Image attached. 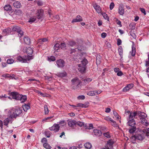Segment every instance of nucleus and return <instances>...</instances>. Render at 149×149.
<instances>
[{"label": "nucleus", "instance_id": "f257e3e1", "mask_svg": "<svg viewBox=\"0 0 149 149\" xmlns=\"http://www.w3.org/2000/svg\"><path fill=\"white\" fill-rule=\"evenodd\" d=\"M82 48L81 46L79 47L78 46L77 48L74 49H71L70 50V54H73V55H74L75 54H77L78 55H76V56L77 57V59H80L81 56L83 55L81 53V51Z\"/></svg>", "mask_w": 149, "mask_h": 149}, {"label": "nucleus", "instance_id": "f03ea898", "mask_svg": "<svg viewBox=\"0 0 149 149\" xmlns=\"http://www.w3.org/2000/svg\"><path fill=\"white\" fill-rule=\"evenodd\" d=\"M138 115L140 117L141 124L146 126H148L149 122L146 119L147 117V115L144 112L139 113L138 112Z\"/></svg>", "mask_w": 149, "mask_h": 149}, {"label": "nucleus", "instance_id": "7ed1b4c3", "mask_svg": "<svg viewBox=\"0 0 149 149\" xmlns=\"http://www.w3.org/2000/svg\"><path fill=\"white\" fill-rule=\"evenodd\" d=\"M81 62V63L78 65L79 67L78 69L79 72L83 73L86 70L85 66L88 63V61L86 58H84Z\"/></svg>", "mask_w": 149, "mask_h": 149}, {"label": "nucleus", "instance_id": "20e7f679", "mask_svg": "<svg viewBox=\"0 0 149 149\" xmlns=\"http://www.w3.org/2000/svg\"><path fill=\"white\" fill-rule=\"evenodd\" d=\"M16 58L17 60L19 62L22 63H26L27 62V61H29L33 59V56H25L24 58V57H23L19 56L17 57Z\"/></svg>", "mask_w": 149, "mask_h": 149}, {"label": "nucleus", "instance_id": "39448f33", "mask_svg": "<svg viewBox=\"0 0 149 149\" xmlns=\"http://www.w3.org/2000/svg\"><path fill=\"white\" fill-rule=\"evenodd\" d=\"M144 133L143 132V131L142 134H139L136 135L132 136L131 138V141L133 143H134V140H137L139 141L142 140L144 138Z\"/></svg>", "mask_w": 149, "mask_h": 149}, {"label": "nucleus", "instance_id": "423d86ee", "mask_svg": "<svg viewBox=\"0 0 149 149\" xmlns=\"http://www.w3.org/2000/svg\"><path fill=\"white\" fill-rule=\"evenodd\" d=\"M125 114L128 115V118L127 119H134L135 116L138 115V112L137 111L130 112V111H127L125 112Z\"/></svg>", "mask_w": 149, "mask_h": 149}, {"label": "nucleus", "instance_id": "0eeeda50", "mask_svg": "<svg viewBox=\"0 0 149 149\" xmlns=\"http://www.w3.org/2000/svg\"><path fill=\"white\" fill-rule=\"evenodd\" d=\"M12 29L13 31H16L18 33V35L20 38H21L24 35L23 31L21 30L19 26H14L13 27Z\"/></svg>", "mask_w": 149, "mask_h": 149}, {"label": "nucleus", "instance_id": "6e6552de", "mask_svg": "<svg viewBox=\"0 0 149 149\" xmlns=\"http://www.w3.org/2000/svg\"><path fill=\"white\" fill-rule=\"evenodd\" d=\"M22 112V108L17 107L15 108V111L11 115L13 118H16L17 116L21 114Z\"/></svg>", "mask_w": 149, "mask_h": 149}, {"label": "nucleus", "instance_id": "1a4fd4ad", "mask_svg": "<svg viewBox=\"0 0 149 149\" xmlns=\"http://www.w3.org/2000/svg\"><path fill=\"white\" fill-rule=\"evenodd\" d=\"M60 128V126L58 124H54L51 127L49 128V130L51 131H53L55 132H58Z\"/></svg>", "mask_w": 149, "mask_h": 149}, {"label": "nucleus", "instance_id": "9d476101", "mask_svg": "<svg viewBox=\"0 0 149 149\" xmlns=\"http://www.w3.org/2000/svg\"><path fill=\"white\" fill-rule=\"evenodd\" d=\"M76 121L74 120H68V126L71 127L73 128L76 126Z\"/></svg>", "mask_w": 149, "mask_h": 149}, {"label": "nucleus", "instance_id": "9b49d317", "mask_svg": "<svg viewBox=\"0 0 149 149\" xmlns=\"http://www.w3.org/2000/svg\"><path fill=\"white\" fill-rule=\"evenodd\" d=\"M10 95V96H12V98L17 100H19V98L20 97V95L17 92H11Z\"/></svg>", "mask_w": 149, "mask_h": 149}, {"label": "nucleus", "instance_id": "f8f14e48", "mask_svg": "<svg viewBox=\"0 0 149 149\" xmlns=\"http://www.w3.org/2000/svg\"><path fill=\"white\" fill-rule=\"evenodd\" d=\"M93 6L97 13L100 14L101 13V8L100 6L98 5L97 3H95L93 4Z\"/></svg>", "mask_w": 149, "mask_h": 149}, {"label": "nucleus", "instance_id": "ddd939ff", "mask_svg": "<svg viewBox=\"0 0 149 149\" xmlns=\"http://www.w3.org/2000/svg\"><path fill=\"white\" fill-rule=\"evenodd\" d=\"M13 118V117L11 115L8 118H6L3 121L4 125L6 126H7L10 122L11 123Z\"/></svg>", "mask_w": 149, "mask_h": 149}, {"label": "nucleus", "instance_id": "4468645a", "mask_svg": "<svg viewBox=\"0 0 149 149\" xmlns=\"http://www.w3.org/2000/svg\"><path fill=\"white\" fill-rule=\"evenodd\" d=\"M72 83L74 86H77L80 83V81L77 78H75L72 80Z\"/></svg>", "mask_w": 149, "mask_h": 149}, {"label": "nucleus", "instance_id": "2eb2a0df", "mask_svg": "<svg viewBox=\"0 0 149 149\" xmlns=\"http://www.w3.org/2000/svg\"><path fill=\"white\" fill-rule=\"evenodd\" d=\"M56 64L58 67H63L64 65V61L61 59L57 60Z\"/></svg>", "mask_w": 149, "mask_h": 149}, {"label": "nucleus", "instance_id": "dca6fc26", "mask_svg": "<svg viewBox=\"0 0 149 149\" xmlns=\"http://www.w3.org/2000/svg\"><path fill=\"white\" fill-rule=\"evenodd\" d=\"M118 13L120 15H123L124 13V10L123 6L122 5H120L118 9Z\"/></svg>", "mask_w": 149, "mask_h": 149}, {"label": "nucleus", "instance_id": "f3484780", "mask_svg": "<svg viewBox=\"0 0 149 149\" xmlns=\"http://www.w3.org/2000/svg\"><path fill=\"white\" fill-rule=\"evenodd\" d=\"M43 15V10L39 9L37 10V18L38 19H41Z\"/></svg>", "mask_w": 149, "mask_h": 149}, {"label": "nucleus", "instance_id": "a211bd4d", "mask_svg": "<svg viewBox=\"0 0 149 149\" xmlns=\"http://www.w3.org/2000/svg\"><path fill=\"white\" fill-rule=\"evenodd\" d=\"M134 84H128L123 88V91L124 92L128 91L132 88Z\"/></svg>", "mask_w": 149, "mask_h": 149}, {"label": "nucleus", "instance_id": "6ab92c4d", "mask_svg": "<svg viewBox=\"0 0 149 149\" xmlns=\"http://www.w3.org/2000/svg\"><path fill=\"white\" fill-rule=\"evenodd\" d=\"M128 122L127 123V124L128 125L130 126H134L136 125V123L135 120L133 119H127Z\"/></svg>", "mask_w": 149, "mask_h": 149}, {"label": "nucleus", "instance_id": "aec40b11", "mask_svg": "<svg viewBox=\"0 0 149 149\" xmlns=\"http://www.w3.org/2000/svg\"><path fill=\"white\" fill-rule=\"evenodd\" d=\"M82 21L81 17L80 15H77L75 19H73L72 22V23L80 22Z\"/></svg>", "mask_w": 149, "mask_h": 149}, {"label": "nucleus", "instance_id": "412c9836", "mask_svg": "<svg viewBox=\"0 0 149 149\" xmlns=\"http://www.w3.org/2000/svg\"><path fill=\"white\" fill-rule=\"evenodd\" d=\"M20 97L19 100H20L22 103L24 102L27 100V96L25 95H20Z\"/></svg>", "mask_w": 149, "mask_h": 149}, {"label": "nucleus", "instance_id": "4be33fe9", "mask_svg": "<svg viewBox=\"0 0 149 149\" xmlns=\"http://www.w3.org/2000/svg\"><path fill=\"white\" fill-rule=\"evenodd\" d=\"M93 133L94 135L97 136H100L102 134L101 131L98 130H94Z\"/></svg>", "mask_w": 149, "mask_h": 149}, {"label": "nucleus", "instance_id": "5701e85b", "mask_svg": "<svg viewBox=\"0 0 149 149\" xmlns=\"http://www.w3.org/2000/svg\"><path fill=\"white\" fill-rule=\"evenodd\" d=\"M113 144V141L111 140L108 141L106 145L107 147H108L109 149H111L112 148V145Z\"/></svg>", "mask_w": 149, "mask_h": 149}, {"label": "nucleus", "instance_id": "b1692460", "mask_svg": "<svg viewBox=\"0 0 149 149\" xmlns=\"http://www.w3.org/2000/svg\"><path fill=\"white\" fill-rule=\"evenodd\" d=\"M11 30L10 29H4L3 31V34L4 36L8 34H9L11 33Z\"/></svg>", "mask_w": 149, "mask_h": 149}, {"label": "nucleus", "instance_id": "393cba45", "mask_svg": "<svg viewBox=\"0 0 149 149\" xmlns=\"http://www.w3.org/2000/svg\"><path fill=\"white\" fill-rule=\"evenodd\" d=\"M14 7L16 8H19L21 6L20 2L18 1L15 2L13 4Z\"/></svg>", "mask_w": 149, "mask_h": 149}, {"label": "nucleus", "instance_id": "a878e982", "mask_svg": "<svg viewBox=\"0 0 149 149\" xmlns=\"http://www.w3.org/2000/svg\"><path fill=\"white\" fill-rule=\"evenodd\" d=\"M56 75L58 77L63 78L66 76V73L65 72H59Z\"/></svg>", "mask_w": 149, "mask_h": 149}, {"label": "nucleus", "instance_id": "bb28decb", "mask_svg": "<svg viewBox=\"0 0 149 149\" xmlns=\"http://www.w3.org/2000/svg\"><path fill=\"white\" fill-rule=\"evenodd\" d=\"M24 40V42L26 44L29 45L30 43V39L28 37H25Z\"/></svg>", "mask_w": 149, "mask_h": 149}, {"label": "nucleus", "instance_id": "cd10ccee", "mask_svg": "<svg viewBox=\"0 0 149 149\" xmlns=\"http://www.w3.org/2000/svg\"><path fill=\"white\" fill-rule=\"evenodd\" d=\"M136 127L135 126H131L129 129V132L130 133H134L136 130Z\"/></svg>", "mask_w": 149, "mask_h": 149}, {"label": "nucleus", "instance_id": "c85d7f7f", "mask_svg": "<svg viewBox=\"0 0 149 149\" xmlns=\"http://www.w3.org/2000/svg\"><path fill=\"white\" fill-rule=\"evenodd\" d=\"M4 9L6 11H12V8L11 6L9 5H7L4 7Z\"/></svg>", "mask_w": 149, "mask_h": 149}, {"label": "nucleus", "instance_id": "c756f323", "mask_svg": "<svg viewBox=\"0 0 149 149\" xmlns=\"http://www.w3.org/2000/svg\"><path fill=\"white\" fill-rule=\"evenodd\" d=\"M26 52L29 55H31L33 53V51L31 48L29 47L26 49Z\"/></svg>", "mask_w": 149, "mask_h": 149}, {"label": "nucleus", "instance_id": "7c9ffc66", "mask_svg": "<svg viewBox=\"0 0 149 149\" xmlns=\"http://www.w3.org/2000/svg\"><path fill=\"white\" fill-rule=\"evenodd\" d=\"M149 125V123L148 125ZM143 132L144 133V134H145V135L146 136H149V127L147 128V130L145 129L143 130Z\"/></svg>", "mask_w": 149, "mask_h": 149}, {"label": "nucleus", "instance_id": "2f4dec72", "mask_svg": "<svg viewBox=\"0 0 149 149\" xmlns=\"http://www.w3.org/2000/svg\"><path fill=\"white\" fill-rule=\"evenodd\" d=\"M23 108L24 111H26L30 108L29 105L28 104H25L24 105H23Z\"/></svg>", "mask_w": 149, "mask_h": 149}, {"label": "nucleus", "instance_id": "473e14b6", "mask_svg": "<svg viewBox=\"0 0 149 149\" xmlns=\"http://www.w3.org/2000/svg\"><path fill=\"white\" fill-rule=\"evenodd\" d=\"M85 148L87 149H90L92 146L91 144L89 143H87L84 144Z\"/></svg>", "mask_w": 149, "mask_h": 149}, {"label": "nucleus", "instance_id": "72a5a7b5", "mask_svg": "<svg viewBox=\"0 0 149 149\" xmlns=\"http://www.w3.org/2000/svg\"><path fill=\"white\" fill-rule=\"evenodd\" d=\"M68 44L70 46L73 47L76 45V43L73 41H70L68 42Z\"/></svg>", "mask_w": 149, "mask_h": 149}, {"label": "nucleus", "instance_id": "f704fd0d", "mask_svg": "<svg viewBox=\"0 0 149 149\" xmlns=\"http://www.w3.org/2000/svg\"><path fill=\"white\" fill-rule=\"evenodd\" d=\"M136 48L134 46V45H133L132 46V51L131 53V54L132 56H134L135 53H136Z\"/></svg>", "mask_w": 149, "mask_h": 149}, {"label": "nucleus", "instance_id": "c9c22d12", "mask_svg": "<svg viewBox=\"0 0 149 149\" xmlns=\"http://www.w3.org/2000/svg\"><path fill=\"white\" fill-rule=\"evenodd\" d=\"M118 53L121 56H122L123 51L122 48L121 46H119L118 49Z\"/></svg>", "mask_w": 149, "mask_h": 149}, {"label": "nucleus", "instance_id": "e433bc0d", "mask_svg": "<svg viewBox=\"0 0 149 149\" xmlns=\"http://www.w3.org/2000/svg\"><path fill=\"white\" fill-rule=\"evenodd\" d=\"M56 60L55 57L53 56H51L48 57V60L49 62L54 61Z\"/></svg>", "mask_w": 149, "mask_h": 149}, {"label": "nucleus", "instance_id": "4c0bfd02", "mask_svg": "<svg viewBox=\"0 0 149 149\" xmlns=\"http://www.w3.org/2000/svg\"><path fill=\"white\" fill-rule=\"evenodd\" d=\"M92 81V79L90 78H87L86 79L84 80H83V81H84V84H87L89 82H91Z\"/></svg>", "mask_w": 149, "mask_h": 149}, {"label": "nucleus", "instance_id": "58836bf2", "mask_svg": "<svg viewBox=\"0 0 149 149\" xmlns=\"http://www.w3.org/2000/svg\"><path fill=\"white\" fill-rule=\"evenodd\" d=\"M103 16V17L105 19H107V20H109V17L107 15L104 13H101Z\"/></svg>", "mask_w": 149, "mask_h": 149}, {"label": "nucleus", "instance_id": "ea45409f", "mask_svg": "<svg viewBox=\"0 0 149 149\" xmlns=\"http://www.w3.org/2000/svg\"><path fill=\"white\" fill-rule=\"evenodd\" d=\"M60 45L58 43H56L54 46V49L56 51H58L59 49V46Z\"/></svg>", "mask_w": 149, "mask_h": 149}, {"label": "nucleus", "instance_id": "a19ab883", "mask_svg": "<svg viewBox=\"0 0 149 149\" xmlns=\"http://www.w3.org/2000/svg\"><path fill=\"white\" fill-rule=\"evenodd\" d=\"M76 126L77 125L79 126L80 127H81L82 126L84 125V123L83 122L81 121H78L77 122L76 121Z\"/></svg>", "mask_w": 149, "mask_h": 149}, {"label": "nucleus", "instance_id": "79ce46f5", "mask_svg": "<svg viewBox=\"0 0 149 149\" xmlns=\"http://www.w3.org/2000/svg\"><path fill=\"white\" fill-rule=\"evenodd\" d=\"M43 146L45 148L47 149H50L51 148V147L47 143L44 144Z\"/></svg>", "mask_w": 149, "mask_h": 149}, {"label": "nucleus", "instance_id": "37998d69", "mask_svg": "<svg viewBox=\"0 0 149 149\" xmlns=\"http://www.w3.org/2000/svg\"><path fill=\"white\" fill-rule=\"evenodd\" d=\"M66 47V46L65 43L63 42L61 43L60 46V48L61 49H67Z\"/></svg>", "mask_w": 149, "mask_h": 149}, {"label": "nucleus", "instance_id": "c03bdc74", "mask_svg": "<svg viewBox=\"0 0 149 149\" xmlns=\"http://www.w3.org/2000/svg\"><path fill=\"white\" fill-rule=\"evenodd\" d=\"M36 19V18L35 16H33L31 17L29 21V22L32 23L34 22Z\"/></svg>", "mask_w": 149, "mask_h": 149}, {"label": "nucleus", "instance_id": "a18cd8bd", "mask_svg": "<svg viewBox=\"0 0 149 149\" xmlns=\"http://www.w3.org/2000/svg\"><path fill=\"white\" fill-rule=\"evenodd\" d=\"M87 94L89 96H94L95 95V91H89L87 93Z\"/></svg>", "mask_w": 149, "mask_h": 149}, {"label": "nucleus", "instance_id": "49530a36", "mask_svg": "<svg viewBox=\"0 0 149 149\" xmlns=\"http://www.w3.org/2000/svg\"><path fill=\"white\" fill-rule=\"evenodd\" d=\"M45 108V114H47L49 112V110L48 109L47 106L45 105L44 107Z\"/></svg>", "mask_w": 149, "mask_h": 149}, {"label": "nucleus", "instance_id": "de8ad7c7", "mask_svg": "<svg viewBox=\"0 0 149 149\" xmlns=\"http://www.w3.org/2000/svg\"><path fill=\"white\" fill-rule=\"evenodd\" d=\"M14 62V60L12 58H9L7 60V63L9 64H11Z\"/></svg>", "mask_w": 149, "mask_h": 149}, {"label": "nucleus", "instance_id": "09e8293b", "mask_svg": "<svg viewBox=\"0 0 149 149\" xmlns=\"http://www.w3.org/2000/svg\"><path fill=\"white\" fill-rule=\"evenodd\" d=\"M48 39H47L46 38H42L40 39H39V42H46L48 41Z\"/></svg>", "mask_w": 149, "mask_h": 149}, {"label": "nucleus", "instance_id": "8fccbe9b", "mask_svg": "<svg viewBox=\"0 0 149 149\" xmlns=\"http://www.w3.org/2000/svg\"><path fill=\"white\" fill-rule=\"evenodd\" d=\"M113 113L114 116L117 119H119L120 118V117H119V116L118 113L115 111H113Z\"/></svg>", "mask_w": 149, "mask_h": 149}, {"label": "nucleus", "instance_id": "3c124183", "mask_svg": "<svg viewBox=\"0 0 149 149\" xmlns=\"http://www.w3.org/2000/svg\"><path fill=\"white\" fill-rule=\"evenodd\" d=\"M41 142L43 143H46L47 142V140L46 138H43L41 140Z\"/></svg>", "mask_w": 149, "mask_h": 149}, {"label": "nucleus", "instance_id": "603ef678", "mask_svg": "<svg viewBox=\"0 0 149 149\" xmlns=\"http://www.w3.org/2000/svg\"><path fill=\"white\" fill-rule=\"evenodd\" d=\"M46 136L47 138H49L50 136V132L49 131H46L45 132Z\"/></svg>", "mask_w": 149, "mask_h": 149}, {"label": "nucleus", "instance_id": "864d4df0", "mask_svg": "<svg viewBox=\"0 0 149 149\" xmlns=\"http://www.w3.org/2000/svg\"><path fill=\"white\" fill-rule=\"evenodd\" d=\"M139 10H140L141 11L142 13H143L144 15H146V12L145 9L144 8H139Z\"/></svg>", "mask_w": 149, "mask_h": 149}, {"label": "nucleus", "instance_id": "5fc2aeb1", "mask_svg": "<svg viewBox=\"0 0 149 149\" xmlns=\"http://www.w3.org/2000/svg\"><path fill=\"white\" fill-rule=\"evenodd\" d=\"M15 12L16 14L17 15H20L22 14V11L20 10H17Z\"/></svg>", "mask_w": 149, "mask_h": 149}, {"label": "nucleus", "instance_id": "6e6d98bb", "mask_svg": "<svg viewBox=\"0 0 149 149\" xmlns=\"http://www.w3.org/2000/svg\"><path fill=\"white\" fill-rule=\"evenodd\" d=\"M89 103L88 102H86L84 104H83V105L82 108H87V107H88V105H89Z\"/></svg>", "mask_w": 149, "mask_h": 149}, {"label": "nucleus", "instance_id": "4d7b16f0", "mask_svg": "<svg viewBox=\"0 0 149 149\" xmlns=\"http://www.w3.org/2000/svg\"><path fill=\"white\" fill-rule=\"evenodd\" d=\"M104 136L107 138H109L110 137V136L108 132H107L106 133L104 134Z\"/></svg>", "mask_w": 149, "mask_h": 149}, {"label": "nucleus", "instance_id": "13d9d810", "mask_svg": "<svg viewBox=\"0 0 149 149\" xmlns=\"http://www.w3.org/2000/svg\"><path fill=\"white\" fill-rule=\"evenodd\" d=\"M79 100H84L85 98V97L83 95L79 96L77 97Z\"/></svg>", "mask_w": 149, "mask_h": 149}, {"label": "nucleus", "instance_id": "bf43d9fd", "mask_svg": "<svg viewBox=\"0 0 149 149\" xmlns=\"http://www.w3.org/2000/svg\"><path fill=\"white\" fill-rule=\"evenodd\" d=\"M112 125L114 127H118V124L116 123V122L114 121L112 123Z\"/></svg>", "mask_w": 149, "mask_h": 149}, {"label": "nucleus", "instance_id": "052dcab7", "mask_svg": "<svg viewBox=\"0 0 149 149\" xmlns=\"http://www.w3.org/2000/svg\"><path fill=\"white\" fill-rule=\"evenodd\" d=\"M117 75L118 76H121L123 75V74L121 71L120 70L117 73Z\"/></svg>", "mask_w": 149, "mask_h": 149}, {"label": "nucleus", "instance_id": "680f3d73", "mask_svg": "<svg viewBox=\"0 0 149 149\" xmlns=\"http://www.w3.org/2000/svg\"><path fill=\"white\" fill-rule=\"evenodd\" d=\"M88 129L91 130L93 128V125L92 124H88Z\"/></svg>", "mask_w": 149, "mask_h": 149}, {"label": "nucleus", "instance_id": "e2e57ef3", "mask_svg": "<svg viewBox=\"0 0 149 149\" xmlns=\"http://www.w3.org/2000/svg\"><path fill=\"white\" fill-rule=\"evenodd\" d=\"M2 77L5 78L10 77V75L8 74H5L2 75Z\"/></svg>", "mask_w": 149, "mask_h": 149}, {"label": "nucleus", "instance_id": "0e129e2a", "mask_svg": "<svg viewBox=\"0 0 149 149\" xmlns=\"http://www.w3.org/2000/svg\"><path fill=\"white\" fill-rule=\"evenodd\" d=\"M53 117V116H51L50 117H48L47 118H45L43 119L42 121H44L45 120H47L49 119H51Z\"/></svg>", "mask_w": 149, "mask_h": 149}, {"label": "nucleus", "instance_id": "69168bd1", "mask_svg": "<svg viewBox=\"0 0 149 149\" xmlns=\"http://www.w3.org/2000/svg\"><path fill=\"white\" fill-rule=\"evenodd\" d=\"M114 3L113 2L111 3L110 5V9L111 10H112L113 9V8H114Z\"/></svg>", "mask_w": 149, "mask_h": 149}, {"label": "nucleus", "instance_id": "338daca9", "mask_svg": "<svg viewBox=\"0 0 149 149\" xmlns=\"http://www.w3.org/2000/svg\"><path fill=\"white\" fill-rule=\"evenodd\" d=\"M116 23L118 25H119L120 27L122 26V25L121 24V22L119 20L117 19L116 20Z\"/></svg>", "mask_w": 149, "mask_h": 149}, {"label": "nucleus", "instance_id": "774afa93", "mask_svg": "<svg viewBox=\"0 0 149 149\" xmlns=\"http://www.w3.org/2000/svg\"><path fill=\"white\" fill-rule=\"evenodd\" d=\"M114 71L116 73H117L120 71V69L118 68H115L114 69Z\"/></svg>", "mask_w": 149, "mask_h": 149}]
</instances>
